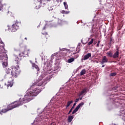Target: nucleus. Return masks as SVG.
I'll return each instance as SVG.
<instances>
[{
    "mask_svg": "<svg viewBox=\"0 0 125 125\" xmlns=\"http://www.w3.org/2000/svg\"><path fill=\"white\" fill-rule=\"evenodd\" d=\"M31 88L32 91H30L28 92V94L25 95L24 98H21L18 103L15 102V103L8 105L7 108L2 109L1 112L2 113H6V112H8V111H10V110H12L14 108L21 106L24 103H28V102H30L32 100V97H31L37 96L41 92V90L37 85H32Z\"/></svg>",
    "mask_w": 125,
    "mask_h": 125,
    "instance_id": "1",
    "label": "nucleus"
},
{
    "mask_svg": "<svg viewBox=\"0 0 125 125\" xmlns=\"http://www.w3.org/2000/svg\"><path fill=\"white\" fill-rule=\"evenodd\" d=\"M20 68L19 67V65L17 66H12L11 67H7L5 68V72L6 74H11L13 78H15L16 79L19 75H20Z\"/></svg>",
    "mask_w": 125,
    "mask_h": 125,
    "instance_id": "2",
    "label": "nucleus"
},
{
    "mask_svg": "<svg viewBox=\"0 0 125 125\" xmlns=\"http://www.w3.org/2000/svg\"><path fill=\"white\" fill-rule=\"evenodd\" d=\"M7 54L5 53V51L3 49L0 50V60H4V61L7 60Z\"/></svg>",
    "mask_w": 125,
    "mask_h": 125,
    "instance_id": "3",
    "label": "nucleus"
},
{
    "mask_svg": "<svg viewBox=\"0 0 125 125\" xmlns=\"http://www.w3.org/2000/svg\"><path fill=\"white\" fill-rule=\"evenodd\" d=\"M20 25V22L16 21V22L12 25L11 28H10V30H11L12 32H16V31L19 29Z\"/></svg>",
    "mask_w": 125,
    "mask_h": 125,
    "instance_id": "4",
    "label": "nucleus"
},
{
    "mask_svg": "<svg viewBox=\"0 0 125 125\" xmlns=\"http://www.w3.org/2000/svg\"><path fill=\"white\" fill-rule=\"evenodd\" d=\"M24 51L20 53L19 54V57H23L24 55H29L30 53V49H27L26 47L23 48Z\"/></svg>",
    "mask_w": 125,
    "mask_h": 125,
    "instance_id": "5",
    "label": "nucleus"
},
{
    "mask_svg": "<svg viewBox=\"0 0 125 125\" xmlns=\"http://www.w3.org/2000/svg\"><path fill=\"white\" fill-rule=\"evenodd\" d=\"M83 105H84V103H83V102L80 103L77 106V107L75 108V109L73 111V112L72 113V115H74V114H75V113H77V112H78V111H79V109H80V108H81V107H82V106H83Z\"/></svg>",
    "mask_w": 125,
    "mask_h": 125,
    "instance_id": "6",
    "label": "nucleus"
},
{
    "mask_svg": "<svg viewBox=\"0 0 125 125\" xmlns=\"http://www.w3.org/2000/svg\"><path fill=\"white\" fill-rule=\"evenodd\" d=\"M83 105H84V103H83V102L80 103L77 106V107L75 108V109L73 111V112L72 113V115H74V114H75V113H77V112H78V111H79V109H80V108H81V107H82V106H83Z\"/></svg>",
    "mask_w": 125,
    "mask_h": 125,
    "instance_id": "7",
    "label": "nucleus"
},
{
    "mask_svg": "<svg viewBox=\"0 0 125 125\" xmlns=\"http://www.w3.org/2000/svg\"><path fill=\"white\" fill-rule=\"evenodd\" d=\"M42 42H47V38L49 37V35L47 34V33L45 32L44 33H42Z\"/></svg>",
    "mask_w": 125,
    "mask_h": 125,
    "instance_id": "8",
    "label": "nucleus"
},
{
    "mask_svg": "<svg viewBox=\"0 0 125 125\" xmlns=\"http://www.w3.org/2000/svg\"><path fill=\"white\" fill-rule=\"evenodd\" d=\"M120 50H119V48H117L116 49V51L113 55V58L114 59H117V58H119V55H120Z\"/></svg>",
    "mask_w": 125,
    "mask_h": 125,
    "instance_id": "9",
    "label": "nucleus"
},
{
    "mask_svg": "<svg viewBox=\"0 0 125 125\" xmlns=\"http://www.w3.org/2000/svg\"><path fill=\"white\" fill-rule=\"evenodd\" d=\"M107 62H108V59L107 58V57L104 56L102 60V62H101V64L102 65H103L104 63H107Z\"/></svg>",
    "mask_w": 125,
    "mask_h": 125,
    "instance_id": "10",
    "label": "nucleus"
},
{
    "mask_svg": "<svg viewBox=\"0 0 125 125\" xmlns=\"http://www.w3.org/2000/svg\"><path fill=\"white\" fill-rule=\"evenodd\" d=\"M5 86L7 87V88H8V87H12V85H13V81L9 82L8 81V84H6V83L4 84Z\"/></svg>",
    "mask_w": 125,
    "mask_h": 125,
    "instance_id": "11",
    "label": "nucleus"
},
{
    "mask_svg": "<svg viewBox=\"0 0 125 125\" xmlns=\"http://www.w3.org/2000/svg\"><path fill=\"white\" fill-rule=\"evenodd\" d=\"M89 57H91V53H88L86 55H85L83 57V60H87Z\"/></svg>",
    "mask_w": 125,
    "mask_h": 125,
    "instance_id": "12",
    "label": "nucleus"
},
{
    "mask_svg": "<svg viewBox=\"0 0 125 125\" xmlns=\"http://www.w3.org/2000/svg\"><path fill=\"white\" fill-rule=\"evenodd\" d=\"M32 66L33 67V69H36L37 71H40V68H39V66L37 65L35 63L32 64Z\"/></svg>",
    "mask_w": 125,
    "mask_h": 125,
    "instance_id": "13",
    "label": "nucleus"
},
{
    "mask_svg": "<svg viewBox=\"0 0 125 125\" xmlns=\"http://www.w3.org/2000/svg\"><path fill=\"white\" fill-rule=\"evenodd\" d=\"M86 90H87L86 88H84L83 90V91H82L80 93L79 96H82V95H83V93H85V92H86Z\"/></svg>",
    "mask_w": 125,
    "mask_h": 125,
    "instance_id": "14",
    "label": "nucleus"
},
{
    "mask_svg": "<svg viewBox=\"0 0 125 125\" xmlns=\"http://www.w3.org/2000/svg\"><path fill=\"white\" fill-rule=\"evenodd\" d=\"M42 6V3L36 2V6L35 7L36 9H39Z\"/></svg>",
    "mask_w": 125,
    "mask_h": 125,
    "instance_id": "15",
    "label": "nucleus"
},
{
    "mask_svg": "<svg viewBox=\"0 0 125 125\" xmlns=\"http://www.w3.org/2000/svg\"><path fill=\"white\" fill-rule=\"evenodd\" d=\"M4 5L1 4V2L0 4V11H3L4 10H5V8L4 7Z\"/></svg>",
    "mask_w": 125,
    "mask_h": 125,
    "instance_id": "16",
    "label": "nucleus"
},
{
    "mask_svg": "<svg viewBox=\"0 0 125 125\" xmlns=\"http://www.w3.org/2000/svg\"><path fill=\"white\" fill-rule=\"evenodd\" d=\"M73 102H74V101H68L66 105H65L66 109H67V108H68V107H69L70 105H71V104H72V103H73Z\"/></svg>",
    "mask_w": 125,
    "mask_h": 125,
    "instance_id": "17",
    "label": "nucleus"
},
{
    "mask_svg": "<svg viewBox=\"0 0 125 125\" xmlns=\"http://www.w3.org/2000/svg\"><path fill=\"white\" fill-rule=\"evenodd\" d=\"M86 73V70L85 69H83L81 72H80V76H83V75L85 74Z\"/></svg>",
    "mask_w": 125,
    "mask_h": 125,
    "instance_id": "18",
    "label": "nucleus"
},
{
    "mask_svg": "<svg viewBox=\"0 0 125 125\" xmlns=\"http://www.w3.org/2000/svg\"><path fill=\"white\" fill-rule=\"evenodd\" d=\"M73 119H74V116H69L68 118V122L71 123V122H72V121H73Z\"/></svg>",
    "mask_w": 125,
    "mask_h": 125,
    "instance_id": "19",
    "label": "nucleus"
},
{
    "mask_svg": "<svg viewBox=\"0 0 125 125\" xmlns=\"http://www.w3.org/2000/svg\"><path fill=\"white\" fill-rule=\"evenodd\" d=\"M106 55H107V56H109V57L113 58V54L112 53V51H109L107 52Z\"/></svg>",
    "mask_w": 125,
    "mask_h": 125,
    "instance_id": "20",
    "label": "nucleus"
},
{
    "mask_svg": "<svg viewBox=\"0 0 125 125\" xmlns=\"http://www.w3.org/2000/svg\"><path fill=\"white\" fill-rule=\"evenodd\" d=\"M75 61V58H71L68 60V63H72V62H74Z\"/></svg>",
    "mask_w": 125,
    "mask_h": 125,
    "instance_id": "21",
    "label": "nucleus"
},
{
    "mask_svg": "<svg viewBox=\"0 0 125 125\" xmlns=\"http://www.w3.org/2000/svg\"><path fill=\"white\" fill-rule=\"evenodd\" d=\"M2 66H3V67L4 68H6L7 67H8V66H7V62H3Z\"/></svg>",
    "mask_w": 125,
    "mask_h": 125,
    "instance_id": "22",
    "label": "nucleus"
},
{
    "mask_svg": "<svg viewBox=\"0 0 125 125\" xmlns=\"http://www.w3.org/2000/svg\"><path fill=\"white\" fill-rule=\"evenodd\" d=\"M93 41H94V39H92L91 41L88 42L87 45H90V44H92V43H93Z\"/></svg>",
    "mask_w": 125,
    "mask_h": 125,
    "instance_id": "23",
    "label": "nucleus"
},
{
    "mask_svg": "<svg viewBox=\"0 0 125 125\" xmlns=\"http://www.w3.org/2000/svg\"><path fill=\"white\" fill-rule=\"evenodd\" d=\"M15 58L16 59H15V61H16V62H17V64L18 65H19V62L18 61L19 60V58L18 57H15Z\"/></svg>",
    "mask_w": 125,
    "mask_h": 125,
    "instance_id": "24",
    "label": "nucleus"
},
{
    "mask_svg": "<svg viewBox=\"0 0 125 125\" xmlns=\"http://www.w3.org/2000/svg\"><path fill=\"white\" fill-rule=\"evenodd\" d=\"M76 51L77 52L75 53H73L74 55L76 54V53H79V52H80V48H79V46H78L77 48H76Z\"/></svg>",
    "mask_w": 125,
    "mask_h": 125,
    "instance_id": "25",
    "label": "nucleus"
},
{
    "mask_svg": "<svg viewBox=\"0 0 125 125\" xmlns=\"http://www.w3.org/2000/svg\"><path fill=\"white\" fill-rule=\"evenodd\" d=\"M116 75H117V73H116V72L111 73L110 74V77H115V76H116Z\"/></svg>",
    "mask_w": 125,
    "mask_h": 125,
    "instance_id": "26",
    "label": "nucleus"
},
{
    "mask_svg": "<svg viewBox=\"0 0 125 125\" xmlns=\"http://www.w3.org/2000/svg\"><path fill=\"white\" fill-rule=\"evenodd\" d=\"M63 4H64L65 9H67L68 8V4H67V2H64Z\"/></svg>",
    "mask_w": 125,
    "mask_h": 125,
    "instance_id": "27",
    "label": "nucleus"
},
{
    "mask_svg": "<svg viewBox=\"0 0 125 125\" xmlns=\"http://www.w3.org/2000/svg\"><path fill=\"white\" fill-rule=\"evenodd\" d=\"M48 9L49 11H51L53 10V8H52V7L51 6H49L48 7Z\"/></svg>",
    "mask_w": 125,
    "mask_h": 125,
    "instance_id": "28",
    "label": "nucleus"
},
{
    "mask_svg": "<svg viewBox=\"0 0 125 125\" xmlns=\"http://www.w3.org/2000/svg\"><path fill=\"white\" fill-rule=\"evenodd\" d=\"M58 24H59V25H60L61 24H62V20H61L60 19H58Z\"/></svg>",
    "mask_w": 125,
    "mask_h": 125,
    "instance_id": "29",
    "label": "nucleus"
},
{
    "mask_svg": "<svg viewBox=\"0 0 125 125\" xmlns=\"http://www.w3.org/2000/svg\"><path fill=\"white\" fill-rule=\"evenodd\" d=\"M36 1V2L38 3H42V0H35Z\"/></svg>",
    "mask_w": 125,
    "mask_h": 125,
    "instance_id": "30",
    "label": "nucleus"
},
{
    "mask_svg": "<svg viewBox=\"0 0 125 125\" xmlns=\"http://www.w3.org/2000/svg\"><path fill=\"white\" fill-rule=\"evenodd\" d=\"M76 105H77V103H74V104H73V106L71 107L72 108V109H74V108H75V107H76Z\"/></svg>",
    "mask_w": 125,
    "mask_h": 125,
    "instance_id": "31",
    "label": "nucleus"
},
{
    "mask_svg": "<svg viewBox=\"0 0 125 125\" xmlns=\"http://www.w3.org/2000/svg\"><path fill=\"white\" fill-rule=\"evenodd\" d=\"M79 57V55H75L74 57V59H77Z\"/></svg>",
    "mask_w": 125,
    "mask_h": 125,
    "instance_id": "32",
    "label": "nucleus"
},
{
    "mask_svg": "<svg viewBox=\"0 0 125 125\" xmlns=\"http://www.w3.org/2000/svg\"><path fill=\"white\" fill-rule=\"evenodd\" d=\"M79 101H80V98L76 99L75 100V102L76 103H77V102H79Z\"/></svg>",
    "mask_w": 125,
    "mask_h": 125,
    "instance_id": "33",
    "label": "nucleus"
},
{
    "mask_svg": "<svg viewBox=\"0 0 125 125\" xmlns=\"http://www.w3.org/2000/svg\"><path fill=\"white\" fill-rule=\"evenodd\" d=\"M72 111H73V109L71 108L70 109V110H69V112H68V115H69V114H71V112H72Z\"/></svg>",
    "mask_w": 125,
    "mask_h": 125,
    "instance_id": "34",
    "label": "nucleus"
},
{
    "mask_svg": "<svg viewBox=\"0 0 125 125\" xmlns=\"http://www.w3.org/2000/svg\"><path fill=\"white\" fill-rule=\"evenodd\" d=\"M99 43H100V41H98V43L97 44V47H99Z\"/></svg>",
    "mask_w": 125,
    "mask_h": 125,
    "instance_id": "35",
    "label": "nucleus"
},
{
    "mask_svg": "<svg viewBox=\"0 0 125 125\" xmlns=\"http://www.w3.org/2000/svg\"><path fill=\"white\" fill-rule=\"evenodd\" d=\"M113 41V39H112V38H110V44H111V43H112V42Z\"/></svg>",
    "mask_w": 125,
    "mask_h": 125,
    "instance_id": "36",
    "label": "nucleus"
},
{
    "mask_svg": "<svg viewBox=\"0 0 125 125\" xmlns=\"http://www.w3.org/2000/svg\"><path fill=\"white\" fill-rule=\"evenodd\" d=\"M50 125H56V124L55 122H52Z\"/></svg>",
    "mask_w": 125,
    "mask_h": 125,
    "instance_id": "37",
    "label": "nucleus"
},
{
    "mask_svg": "<svg viewBox=\"0 0 125 125\" xmlns=\"http://www.w3.org/2000/svg\"><path fill=\"white\" fill-rule=\"evenodd\" d=\"M45 28H46L45 26H44L42 30H45Z\"/></svg>",
    "mask_w": 125,
    "mask_h": 125,
    "instance_id": "38",
    "label": "nucleus"
},
{
    "mask_svg": "<svg viewBox=\"0 0 125 125\" xmlns=\"http://www.w3.org/2000/svg\"><path fill=\"white\" fill-rule=\"evenodd\" d=\"M79 98V100H82V99H83V97H81V98Z\"/></svg>",
    "mask_w": 125,
    "mask_h": 125,
    "instance_id": "39",
    "label": "nucleus"
},
{
    "mask_svg": "<svg viewBox=\"0 0 125 125\" xmlns=\"http://www.w3.org/2000/svg\"><path fill=\"white\" fill-rule=\"evenodd\" d=\"M102 67V68H104V67H105V65H103Z\"/></svg>",
    "mask_w": 125,
    "mask_h": 125,
    "instance_id": "40",
    "label": "nucleus"
},
{
    "mask_svg": "<svg viewBox=\"0 0 125 125\" xmlns=\"http://www.w3.org/2000/svg\"><path fill=\"white\" fill-rule=\"evenodd\" d=\"M2 2V0H0V3Z\"/></svg>",
    "mask_w": 125,
    "mask_h": 125,
    "instance_id": "41",
    "label": "nucleus"
},
{
    "mask_svg": "<svg viewBox=\"0 0 125 125\" xmlns=\"http://www.w3.org/2000/svg\"><path fill=\"white\" fill-rule=\"evenodd\" d=\"M24 40H25L26 41H27V38H25Z\"/></svg>",
    "mask_w": 125,
    "mask_h": 125,
    "instance_id": "42",
    "label": "nucleus"
},
{
    "mask_svg": "<svg viewBox=\"0 0 125 125\" xmlns=\"http://www.w3.org/2000/svg\"><path fill=\"white\" fill-rule=\"evenodd\" d=\"M47 1H50V0H46Z\"/></svg>",
    "mask_w": 125,
    "mask_h": 125,
    "instance_id": "43",
    "label": "nucleus"
},
{
    "mask_svg": "<svg viewBox=\"0 0 125 125\" xmlns=\"http://www.w3.org/2000/svg\"><path fill=\"white\" fill-rule=\"evenodd\" d=\"M40 27V25L37 26V28H39Z\"/></svg>",
    "mask_w": 125,
    "mask_h": 125,
    "instance_id": "44",
    "label": "nucleus"
},
{
    "mask_svg": "<svg viewBox=\"0 0 125 125\" xmlns=\"http://www.w3.org/2000/svg\"><path fill=\"white\" fill-rule=\"evenodd\" d=\"M63 13H64V12H65V11H62Z\"/></svg>",
    "mask_w": 125,
    "mask_h": 125,
    "instance_id": "45",
    "label": "nucleus"
},
{
    "mask_svg": "<svg viewBox=\"0 0 125 125\" xmlns=\"http://www.w3.org/2000/svg\"><path fill=\"white\" fill-rule=\"evenodd\" d=\"M0 114H1V111H0Z\"/></svg>",
    "mask_w": 125,
    "mask_h": 125,
    "instance_id": "46",
    "label": "nucleus"
},
{
    "mask_svg": "<svg viewBox=\"0 0 125 125\" xmlns=\"http://www.w3.org/2000/svg\"><path fill=\"white\" fill-rule=\"evenodd\" d=\"M24 107H27V106H26V105H24Z\"/></svg>",
    "mask_w": 125,
    "mask_h": 125,
    "instance_id": "47",
    "label": "nucleus"
}]
</instances>
